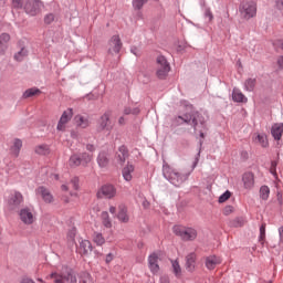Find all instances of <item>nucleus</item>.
Listing matches in <instances>:
<instances>
[{
  "label": "nucleus",
  "mask_w": 283,
  "mask_h": 283,
  "mask_svg": "<svg viewBox=\"0 0 283 283\" xmlns=\"http://www.w3.org/2000/svg\"><path fill=\"white\" fill-rule=\"evenodd\" d=\"M175 123L177 125H191L193 127L195 134H199L200 140L199 145L202 147V139L205 138V134L207 133V122L205 120V116L200 114L198 111H192L190 113H186L184 116H177L175 118Z\"/></svg>",
  "instance_id": "nucleus-1"
},
{
  "label": "nucleus",
  "mask_w": 283,
  "mask_h": 283,
  "mask_svg": "<svg viewBox=\"0 0 283 283\" xmlns=\"http://www.w3.org/2000/svg\"><path fill=\"white\" fill-rule=\"evenodd\" d=\"M198 163H200V150L192 163V168L190 171L181 174L169 166H164L163 176L166 180H168V182H170V185H174V187H180L181 185H185L187 180H189V176H191V171L198 167Z\"/></svg>",
  "instance_id": "nucleus-2"
},
{
  "label": "nucleus",
  "mask_w": 283,
  "mask_h": 283,
  "mask_svg": "<svg viewBox=\"0 0 283 283\" xmlns=\"http://www.w3.org/2000/svg\"><path fill=\"white\" fill-rule=\"evenodd\" d=\"M48 280H53L54 283H78L76 275L72 272V269L62 266L61 271L53 272L48 276Z\"/></svg>",
  "instance_id": "nucleus-3"
},
{
  "label": "nucleus",
  "mask_w": 283,
  "mask_h": 283,
  "mask_svg": "<svg viewBox=\"0 0 283 283\" xmlns=\"http://www.w3.org/2000/svg\"><path fill=\"white\" fill-rule=\"evenodd\" d=\"M239 13L241 19H244L245 21L253 19L258 14V3L253 0L242 2L239 7Z\"/></svg>",
  "instance_id": "nucleus-4"
},
{
  "label": "nucleus",
  "mask_w": 283,
  "mask_h": 283,
  "mask_svg": "<svg viewBox=\"0 0 283 283\" xmlns=\"http://www.w3.org/2000/svg\"><path fill=\"white\" fill-rule=\"evenodd\" d=\"M172 231L175 235H178L181 238V240H185L186 242L193 241L196 238H198V231L193 228H186L184 226H175L172 228Z\"/></svg>",
  "instance_id": "nucleus-5"
},
{
  "label": "nucleus",
  "mask_w": 283,
  "mask_h": 283,
  "mask_svg": "<svg viewBox=\"0 0 283 283\" xmlns=\"http://www.w3.org/2000/svg\"><path fill=\"white\" fill-rule=\"evenodd\" d=\"M169 72H171V65L167 61L165 55L157 56V76L163 80L167 78Z\"/></svg>",
  "instance_id": "nucleus-6"
},
{
  "label": "nucleus",
  "mask_w": 283,
  "mask_h": 283,
  "mask_svg": "<svg viewBox=\"0 0 283 283\" xmlns=\"http://www.w3.org/2000/svg\"><path fill=\"white\" fill-rule=\"evenodd\" d=\"M41 8H43L41 0H28L24 4V12H27L29 17H36V14L41 12Z\"/></svg>",
  "instance_id": "nucleus-7"
},
{
  "label": "nucleus",
  "mask_w": 283,
  "mask_h": 283,
  "mask_svg": "<svg viewBox=\"0 0 283 283\" xmlns=\"http://www.w3.org/2000/svg\"><path fill=\"white\" fill-rule=\"evenodd\" d=\"M112 117V112L106 111L98 119L97 122V129L99 132H112V120L109 118Z\"/></svg>",
  "instance_id": "nucleus-8"
},
{
  "label": "nucleus",
  "mask_w": 283,
  "mask_h": 283,
  "mask_svg": "<svg viewBox=\"0 0 283 283\" xmlns=\"http://www.w3.org/2000/svg\"><path fill=\"white\" fill-rule=\"evenodd\" d=\"M73 116L74 111L72 108H67L66 111H64L60 117V120L57 122V132H65V126L70 123V120H72Z\"/></svg>",
  "instance_id": "nucleus-9"
},
{
  "label": "nucleus",
  "mask_w": 283,
  "mask_h": 283,
  "mask_svg": "<svg viewBox=\"0 0 283 283\" xmlns=\"http://www.w3.org/2000/svg\"><path fill=\"white\" fill-rule=\"evenodd\" d=\"M116 197V187L113 185H104L97 191V198H106L107 200H112V198Z\"/></svg>",
  "instance_id": "nucleus-10"
},
{
  "label": "nucleus",
  "mask_w": 283,
  "mask_h": 283,
  "mask_svg": "<svg viewBox=\"0 0 283 283\" xmlns=\"http://www.w3.org/2000/svg\"><path fill=\"white\" fill-rule=\"evenodd\" d=\"M123 48L119 35H113L108 41V54H118Z\"/></svg>",
  "instance_id": "nucleus-11"
},
{
  "label": "nucleus",
  "mask_w": 283,
  "mask_h": 283,
  "mask_svg": "<svg viewBox=\"0 0 283 283\" xmlns=\"http://www.w3.org/2000/svg\"><path fill=\"white\" fill-rule=\"evenodd\" d=\"M23 202V195L19 191H14L10 195L8 200V207L11 210L18 209V207Z\"/></svg>",
  "instance_id": "nucleus-12"
},
{
  "label": "nucleus",
  "mask_w": 283,
  "mask_h": 283,
  "mask_svg": "<svg viewBox=\"0 0 283 283\" xmlns=\"http://www.w3.org/2000/svg\"><path fill=\"white\" fill-rule=\"evenodd\" d=\"M20 220L23 224H33L34 223V212L30 208H23L20 210Z\"/></svg>",
  "instance_id": "nucleus-13"
},
{
  "label": "nucleus",
  "mask_w": 283,
  "mask_h": 283,
  "mask_svg": "<svg viewBox=\"0 0 283 283\" xmlns=\"http://www.w3.org/2000/svg\"><path fill=\"white\" fill-rule=\"evenodd\" d=\"M96 160H97V165L101 169H105V168L109 167V153H107L106 150L99 151Z\"/></svg>",
  "instance_id": "nucleus-14"
},
{
  "label": "nucleus",
  "mask_w": 283,
  "mask_h": 283,
  "mask_svg": "<svg viewBox=\"0 0 283 283\" xmlns=\"http://www.w3.org/2000/svg\"><path fill=\"white\" fill-rule=\"evenodd\" d=\"M242 182L244 189H252L255 187V176L253 172H244L242 176Z\"/></svg>",
  "instance_id": "nucleus-15"
},
{
  "label": "nucleus",
  "mask_w": 283,
  "mask_h": 283,
  "mask_svg": "<svg viewBox=\"0 0 283 283\" xmlns=\"http://www.w3.org/2000/svg\"><path fill=\"white\" fill-rule=\"evenodd\" d=\"M196 260H197L196 252H191L186 256V270L189 273H193L196 271Z\"/></svg>",
  "instance_id": "nucleus-16"
},
{
  "label": "nucleus",
  "mask_w": 283,
  "mask_h": 283,
  "mask_svg": "<svg viewBox=\"0 0 283 283\" xmlns=\"http://www.w3.org/2000/svg\"><path fill=\"white\" fill-rule=\"evenodd\" d=\"M129 158V150L126 146H119L118 154L116 155V160L118 165H125V161Z\"/></svg>",
  "instance_id": "nucleus-17"
},
{
  "label": "nucleus",
  "mask_w": 283,
  "mask_h": 283,
  "mask_svg": "<svg viewBox=\"0 0 283 283\" xmlns=\"http://www.w3.org/2000/svg\"><path fill=\"white\" fill-rule=\"evenodd\" d=\"M148 266L154 274L160 271V266L158 265V254L153 253L148 256Z\"/></svg>",
  "instance_id": "nucleus-18"
},
{
  "label": "nucleus",
  "mask_w": 283,
  "mask_h": 283,
  "mask_svg": "<svg viewBox=\"0 0 283 283\" xmlns=\"http://www.w3.org/2000/svg\"><path fill=\"white\" fill-rule=\"evenodd\" d=\"M74 123L76 127H80V129H87V127L90 126V117H85L81 114L75 115Z\"/></svg>",
  "instance_id": "nucleus-19"
},
{
  "label": "nucleus",
  "mask_w": 283,
  "mask_h": 283,
  "mask_svg": "<svg viewBox=\"0 0 283 283\" xmlns=\"http://www.w3.org/2000/svg\"><path fill=\"white\" fill-rule=\"evenodd\" d=\"M232 101L234 103H248L249 98L240 91V88H233L232 90Z\"/></svg>",
  "instance_id": "nucleus-20"
},
{
  "label": "nucleus",
  "mask_w": 283,
  "mask_h": 283,
  "mask_svg": "<svg viewBox=\"0 0 283 283\" xmlns=\"http://www.w3.org/2000/svg\"><path fill=\"white\" fill-rule=\"evenodd\" d=\"M36 193L39 195V196H41L42 197V199L44 200V202H53V200H54V197L52 196V193H50V190H48L45 187H39L38 189H36Z\"/></svg>",
  "instance_id": "nucleus-21"
},
{
  "label": "nucleus",
  "mask_w": 283,
  "mask_h": 283,
  "mask_svg": "<svg viewBox=\"0 0 283 283\" xmlns=\"http://www.w3.org/2000/svg\"><path fill=\"white\" fill-rule=\"evenodd\" d=\"M78 251L81 255H90V253H92V242H90V240H82Z\"/></svg>",
  "instance_id": "nucleus-22"
},
{
  "label": "nucleus",
  "mask_w": 283,
  "mask_h": 283,
  "mask_svg": "<svg viewBox=\"0 0 283 283\" xmlns=\"http://www.w3.org/2000/svg\"><path fill=\"white\" fill-rule=\"evenodd\" d=\"M218 264H220V258L216 256V255H210L206 258V268L209 271H213V269H216V266H218Z\"/></svg>",
  "instance_id": "nucleus-23"
},
{
  "label": "nucleus",
  "mask_w": 283,
  "mask_h": 283,
  "mask_svg": "<svg viewBox=\"0 0 283 283\" xmlns=\"http://www.w3.org/2000/svg\"><path fill=\"white\" fill-rule=\"evenodd\" d=\"M271 134L274 140H280L283 134V124H274L271 128Z\"/></svg>",
  "instance_id": "nucleus-24"
},
{
  "label": "nucleus",
  "mask_w": 283,
  "mask_h": 283,
  "mask_svg": "<svg viewBox=\"0 0 283 283\" xmlns=\"http://www.w3.org/2000/svg\"><path fill=\"white\" fill-rule=\"evenodd\" d=\"M134 169H135L134 165L132 164H127V166L123 168L122 176L124 180H126V182H130L133 178L132 174H134Z\"/></svg>",
  "instance_id": "nucleus-25"
},
{
  "label": "nucleus",
  "mask_w": 283,
  "mask_h": 283,
  "mask_svg": "<svg viewBox=\"0 0 283 283\" xmlns=\"http://www.w3.org/2000/svg\"><path fill=\"white\" fill-rule=\"evenodd\" d=\"M8 43H10V34L2 33L0 35V54H4L8 50Z\"/></svg>",
  "instance_id": "nucleus-26"
},
{
  "label": "nucleus",
  "mask_w": 283,
  "mask_h": 283,
  "mask_svg": "<svg viewBox=\"0 0 283 283\" xmlns=\"http://www.w3.org/2000/svg\"><path fill=\"white\" fill-rule=\"evenodd\" d=\"M117 219L119 220V222H124V224H127V222H129V214H127V207L119 206Z\"/></svg>",
  "instance_id": "nucleus-27"
},
{
  "label": "nucleus",
  "mask_w": 283,
  "mask_h": 283,
  "mask_svg": "<svg viewBox=\"0 0 283 283\" xmlns=\"http://www.w3.org/2000/svg\"><path fill=\"white\" fill-rule=\"evenodd\" d=\"M258 80L255 77H249L243 82V90L244 92H253L255 90V84Z\"/></svg>",
  "instance_id": "nucleus-28"
},
{
  "label": "nucleus",
  "mask_w": 283,
  "mask_h": 283,
  "mask_svg": "<svg viewBox=\"0 0 283 283\" xmlns=\"http://www.w3.org/2000/svg\"><path fill=\"white\" fill-rule=\"evenodd\" d=\"M170 263L175 277H182V268L180 266V262H178V260H170Z\"/></svg>",
  "instance_id": "nucleus-29"
},
{
  "label": "nucleus",
  "mask_w": 283,
  "mask_h": 283,
  "mask_svg": "<svg viewBox=\"0 0 283 283\" xmlns=\"http://www.w3.org/2000/svg\"><path fill=\"white\" fill-rule=\"evenodd\" d=\"M255 143H259L261 147H269V138L266 137V134H258L255 137Z\"/></svg>",
  "instance_id": "nucleus-30"
},
{
  "label": "nucleus",
  "mask_w": 283,
  "mask_h": 283,
  "mask_svg": "<svg viewBox=\"0 0 283 283\" xmlns=\"http://www.w3.org/2000/svg\"><path fill=\"white\" fill-rule=\"evenodd\" d=\"M39 94H41V90L36 87H31L22 94V98H32V96H36Z\"/></svg>",
  "instance_id": "nucleus-31"
},
{
  "label": "nucleus",
  "mask_w": 283,
  "mask_h": 283,
  "mask_svg": "<svg viewBox=\"0 0 283 283\" xmlns=\"http://www.w3.org/2000/svg\"><path fill=\"white\" fill-rule=\"evenodd\" d=\"M102 218V224L106 229H112V220L109 219V213L107 211H103L101 214Z\"/></svg>",
  "instance_id": "nucleus-32"
},
{
  "label": "nucleus",
  "mask_w": 283,
  "mask_h": 283,
  "mask_svg": "<svg viewBox=\"0 0 283 283\" xmlns=\"http://www.w3.org/2000/svg\"><path fill=\"white\" fill-rule=\"evenodd\" d=\"M93 242L97 247H103V244L105 243V237H103V233H101V232H94L93 233Z\"/></svg>",
  "instance_id": "nucleus-33"
},
{
  "label": "nucleus",
  "mask_w": 283,
  "mask_h": 283,
  "mask_svg": "<svg viewBox=\"0 0 283 283\" xmlns=\"http://www.w3.org/2000/svg\"><path fill=\"white\" fill-rule=\"evenodd\" d=\"M82 164H83V161L81 160V156H78V155H72L69 159L70 167H78Z\"/></svg>",
  "instance_id": "nucleus-34"
},
{
  "label": "nucleus",
  "mask_w": 283,
  "mask_h": 283,
  "mask_svg": "<svg viewBox=\"0 0 283 283\" xmlns=\"http://www.w3.org/2000/svg\"><path fill=\"white\" fill-rule=\"evenodd\" d=\"M35 154H39V156H46V154H50V147L45 144L39 145L35 147Z\"/></svg>",
  "instance_id": "nucleus-35"
},
{
  "label": "nucleus",
  "mask_w": 283,
  "mask_h": 283,
  "mask_svg": "<svg viewBox=\"0 0 283 283\" xmlns=\"http://www.w3.org/2000/svg\"><path fill=\"white\" fill-rule=\"evenodd\" d=\"M270 193H271V189L269 188V186H262L260 188V198L262 200H269Z\"/></svg>",
  "instance_id": "nucleus-36"
},
{
  "label": "nucleus",
  "mask_w": 283,
  "mask_h": 283,
  "mask_svg": "<svg viewBox=\"0 0 283 283\" xmlns=\"http://www.w3.org/2000/svg\"><path fill=\"white\" fill-rule=\"evenodd\" d=\"M21 147H23V142L21 139H14L12 149L15 157L19 156Z\"/></svg>",
  "instance_id": "nucleus-37"
},
{
  "label": "nucleus",
  "mask_w": 283,
  "mask_h": 283,
  "mask_svg": "<svg viewBox=\"0 0 283 283\" xmlns=\"http://www.w3.org/2000/svg\"><path fill=\"white\" fill-rule=\"evenodd\" d=\"M80 158L82 160V165L86 167L88 163H92L93 156L90 153H83Z\"/></svg>",
  "instance_id": "nucleus-38"
},
{
  "label": "nucleus",
  "mask_w": 283,
  "mask_h": 283,
  "mask_svg": "<svg viewBox=\"0 0 283 283\" xmlns=\"http://www.w3.org/2000/svg\"><path fill=\"white\" fill-rule=\"evenodd\" d=\"M25 56H28V51L25 50V48H22L18 53L14 54V59L18 62L23 61V59H25Z\"/></svg>",
  "instance_id": "nucleus-39"
},
{
  "label": "nucleus",
  "mask_w": 283,
  "mask_h": 283,
  "mask_svg": "<svg viewBox=\"0 0 283 283\" xmlns=\"http://www.w3.org/2000/svg\"><path fill=\"white\" fill-rule=\"evenodd\" d=\"M149 0H133V8L134 10H142L143 6L147 3Z\"/></svg>",
  "instance_id": "nucleus-40"
},
{
  "label": "nucleus",
  "mask_w": 283,
  "mask_h": 283,
  "mask_svg": "<svg viewBox=\"0 0 283 283\" xmlns=\"http://www.w3.org/2000/svg\"><path fill=\"white\" fill-rule=\"evenodd\" d=\"M69 187L74 189V191H78V177H73L69 184Z\"/></svg>",
  "instance_id": "nucleus-41"
},
{
  "label": "nucleus",
  "mask_w": 283,
  "mask_h": 283,
  "mask_svg": "<svg viewBox=\"0 0 283 283\" xmlns=\"http://www.w3.org/2000/svg\"><path fill=\"white\" fill-rule=\"evenodd\" d=\"M231 198V191L227 190L226 192H223L220 197H219V202H227L228 199Z\"/></svg>",
  "instance_id": "nucleus-42"
},
{
  "label": "nucleus",
  "mask_w": 283,
  "mask_h": 283,
  "mask_svg": "<svg viewBox=\"0 0 283 283\" xmlns=\"http://www.w3.org/2000/svg\"><path fill=\"white\" fill-rule=\"evenodd\" d=\"M44 23L50 25V23H54V13H48L44 15Z\"/></svg>",
  "instance_id": "nucleus-43"
},
{
  "label": "nucleus",
  "mask_w": 283,
  "mask_h": 283,
  "mask_svg": "<svg viewBox=\"0 0 283 283\" xmlns=\"http://www.w3.org/2000/svg\"><path fill=\"white\" fill-rule=\"evenodd\" d=\"M264 238H266V226L262 224L260 227V237L259 240H263Z\"/></svg>",
  "instance_id": "nucleus-44"
},
{
  "label": "nucleus",
  "mask_w": 283,
  "mask_h": 283,
  "mask_svg": "<svg viewBox=\"0 0 283 283\" xmlns=\"http://www.w3.org/2000/svg\"><path fill=\"white\" fill-rule=\"evenodd\" d=\"M12 6L17 10H21V8H23V0H13L12 1Z\"/></svg>",
  "instance_id": "nucleus-45"
},
{
  "label": "nucleus",
  "mask_w": 283,
  "mask_h": 283,
  "mask_svg": "<svg viewBox=\"0 0 283 283\" xmlns=\"http://www.w3.org/2000/svg\"><path fill=\"white\" fill-rule=\"evenodd\" d=\"M231 213H233V206H227V207L223 209V214H224V216H231Z\"/></svg>",
  "instance_id": "nucleus-46"
},
{
  "label": "nucleus",
  "mask_w": 283,
  "mask_h": 283,
  "mask_svg": "<svg viewBox=\"0 0 283 283\" xmlns=\"http://www.w3.org/2000/svg\"><path fill=\"white\" fill-rule=\"evenodd\" d=\"M205 17H206L209 21H213V13L211 12V9H206V11H205Z\"/></svg>",
  "instance_id": "nucleus-47"
},
{
  "label": "nucleus",
  "mask_w": 283,
  "mask_h": 283,
  "mask_svg": "<svg viewBox=\"0 0 283 283\" xmlns=\"http://www.w3.org/2000/svg\"><path fill=\"white\" fill-rule=\"evenodd\" d=\"M113 260H114V254L111 252L106 255L105 262L106 264H109V262H112Z\"/></svg>",
  "instance_id": "nucleus-48"
},
{
  "label": "nucleus",
  "mask_w": 283,
  "mask_h": 283,
  "mask_svg": "<svg viewBox=\"0 0 283 283\" xmlns=\"http://www.w3.org/2000/svg\"><path fill=\"white\" fill-rule=\"evenodd\" d=\"M279 238H280L281 244H283V226L279 228Z\"/></svg>",
  "instance_id": "nucleus-49"
},
{
  "label": "nucleus",
  "mask_w": 283,
  "mask_h": 283,
  "mask_svg": "<svg viewBox=\"0 0 283 283\" xmlns=\"http://www.w3.org/2000/svg\"><path fill=\"white\" fill-rule=\"evenodd\" d=\"M277 65L280 70H283V55L279 56L277 59Z\"/></svg>",
  "instance_id": "nucleus-50"
},
{
  "label": "nucleus",
  "mask_w": 283,
  "mask_h": 283,
  "mask_svg": "<svg viewBox=\"0 0 283 283\" xmlns=\"http://www.w3.org/2000/svg\"><path fill=\"white\" fill-rule=\"evenodd\" d=\"M160 283H171V282L169 281V276L164 275L160 277Z\"/></svg>",
  "instance_id": "nucleus-51"
},
{
  "label": "nucleus",
  "mask_w": 283,
  "mask_h": 283,
  "mask_svg": "<svg viewBox=\"0 0 283 283\" xmlns=\"http://www.w3.org/2000/svg\"><path fill=\"white\" fill-rule=\"evenodd\" d=\"M86 149H87V151H96V147L92 144H87Z\"/></svg>",
  "instance_id": "nucleus-52"
},
{
  "label": "nucleus",
  "mask_w": 283,
  "mask_h": 283,
  "mask_svg": "<svg viewBox=\"0 0 283 283\" xmlns=\"http://www.w3.org/2000/svg\"><path fill=\"white\" fill-rule=\"evenodd\" d=\"M130 52H132V54H134L135 56H138V48L132 46V48H130Z\"/></svg>",
  "instance_id": "nucleus-53"
},
{
  "label": "nucleus",
  "mask_w": 283,
  "mask_h": 283,
  "mask_svg": "<svg viewBox=\"0 0 283 283\" xmlns=\"http://www.w3.org/2000/svg\"><path fill=\"white\" fill-rule=\"evenodd\" d=\"M276 8H279V10H283V0H276Z\"/></svg>",
  "instance_id": "nucleus-54"
},
{
  "label": "nucleus",
  "mask_w": 283,
  "mask_h": 283,
  "mask_svg": "<svg viewBox=\"0 0 283 283\" xmlns=\"http://www.w3.org/2000/svg\"><path fill=\"white\" fill-rule=\"evenodd\" d=\"M132 114L135 115V116H136L137 114H140V108H138V107L133 108V109H132Z\"/></svg>",
  "instance_id": "nucleus-55"
},
{
  "label": "nucleus",
  "mask_w": 283,
  "mask_h": 283,
  "mask_svg": "<svg viewBox=\"0 0 283 283\" xmlns=\"http://www.w3.org/2000/svg\"><path fill=\"white\" fill-rule=\"evenodd\" d=\"M21 283H34L32 279H23Z\"/></svg>",
  "instance_id": "nucleus-56"
},
{
  "label": "nucleus",
  "mask_w": 283,
  "mask_h": 283,
  "mask_svg": "<svg viewBox=\"0 0 283 283\" xmlns=\"http://www.w3.org/2000/svg\"><path fill=\"white\" fill-rule=\"evenodd\" d=\"M109 213H112L114 216V213H116V207L111 206L109 207Z\"/></svg>",
  "instance_id": "nucleus-57"
},
{
  "label": "nucleus",
  "mask_w": 283,
  "mask_h": 283,
  "mask_svg": "<svg viewBox=\"0 0 283 283\" xmlns=\"http://www.w3.org/2000/svg\"><path fill=\"white\" fill-rule=\"evenodd\" d=\"M118 124L119 125H125V117H119Z\"/></svg>",
  "instance_id": "nucleus-58"
},
{
  "label": "nucleus",
  "mask_w": 283,
  "mask_h": 283,
  "mask_svg": "<svg viewBox=\"0 0 283 283\" xmlns=\"http://www.w3.org/2000/svg\"><path fill=\"white\" fill-rule=\"evenodd\" d=\"M132 112H133L132 108H125L124 109V114H126V116L132 114Z\"/></svg>",
  "instance_id": "nucleus-59"
},
{
  "label": "nucleus",
  "mask_w": 283,
  "mask_h": 283,
  "mask_svg": "<svg viewBox=\"0 0 283 283\" xmlns=\"http://www.w3.org/2000/svg\"><path fill=\"white\" fill-rule=\"evenodd\" d=\"M143 207H144V209H147V207H149V201L144 200V202H143Z\"/></svg>",
  "instance_id": "nucleus-60"
},
{
  "label": "nucleus",
  "mask_w": 283,
  "mask_h": 283,
  "mask_svg": "<svg viewBox=\"0 0 283 283\" xmlns=\"http://www.w3.org/2000/svg\"><path fill=\"white\" fill-rule=\"evenodd\" d=\"M67 189H70V187L67 185H62V190L63 191H67Z\"/></svg>",
  "instance_id": "nucleus-61"
},
{
  "label": "nucleus",
  "mask_w": 283,
  "mask_h": 283,
  "mask_svg": "<svg viewBox=\"0 0 283 283\" xmlns=\"http://www.w3.org/2000/svg\"><path fill=\"white\" fill-rule=\"evenodd\" d=\"M280 198H282V195L277 192V200H280Z\"/></svg>",
  "instance_id": "nucleus-62"
},
{
  "label": "nucleus",
  "mask_w": 283,
  "mask_h": 283,
  "mask_svg": "<svg viewBox=\"0 0 283 283\" xmlns=\"http://www.w3.org/2000/svg\"><path fill=\"white\" fill-rule=\"evenodd\" d=\"M95 255H101V253H98V251H94Z\"/></svg>",
  "instance_id": "nucleus-63"
},
{
  "label": "nucleus",
  "mask_w": 283,
  "mask_h": 283,
  "mask_svg": "<svg viewBox=\"0 0 283 283\" xmlns=\"http://www.w3.org/2000/svg\"><path fill=\"white\" fill-rule=\"evenodd\" d=\"M55 180H59V175H54Z\"/></svg>",
  "instance_id": "nucleus-64"
}]
</instances>
